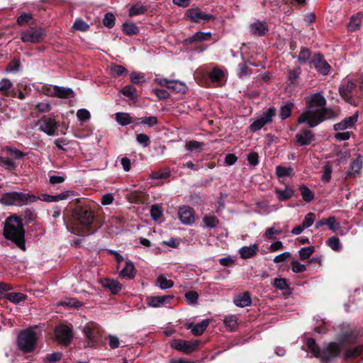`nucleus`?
<instances>
[{
  "label": "nucleus",
  "instance_id": "ea45409f",
  "mask_svg": "<svg viewBox=\"0 0 363 363\" xmlns=\"http://www.w3.org/2000/svg\"><path fill=\"white\" fill-rule=\"evenodd\" d=\"M82 332L83 333L86 339L89 340H94L95 339V327L93 325H86L82 328Z\"/></svg>",
  "mask_w": 363,
  "mask_h": 363
},
{
  "label": "nucleus",
  "instance_id": "b1692460",
  "mask_svg": "<svg viewBox=\"0 0 363 363\" xmlns=\"http://www.w3.org/2000/svg\"><path fill=\"white\" fill-rule=\"evenodd\" d=\"M212 34L210 32L198 31L194 35L184 40L186 44H191L194 42H201L208 40L211 38Z\"/></svg>",
  "mask_w": 363,
  "mask_h": 363
},
{
  "label": "nucleus",
  "instance_id": "37998d69",
  "mask_svg": "<svg viewBox=\"0 0 363 363\" xmlns=\"http://www.w3.org/2000/svg\"><path fill=\"white\" fill-rule=\"evenodd\" d=\"M301 196L306 202H311L314 199V195L306 186L302 185L299 188Z\"/></svg>",
  "mask_w": 363,
  "mask_h": 363
},
{
  "label": "nucleus",
  "instance_id": "e433bc0d",
  "mask_svg": "<svg viewBox=\"0 0 363 363\" xmlns=\"http://www.w3.org/2000/svg\"><path fill=\"white\" fill-rule=\"evenodd\" d=\"M209 77L213 82L220 83L224 79V72L219 68L215 67L209 74Z\"/></svg>",
  "mask_w": 363,
  "mask_h": 363
},
{
  "label": "nucleus",
  "instance_id": "79ce46f5",
  "mask_svg": "<svg viewBox=\"0 0 363 363\" xmlns=\"http://www.w3.org/2000/svg\"><path fill=\"white\" fill-rule=\"evenodd\" d=\"M22 216L26 223H30L37 218V213L33 208H26L23 211Z\"/></svg>",
  "mask_w": 363,
  "mask_h": 363
},
{
  "label": "nucleus",
  "instance_id": "a19ab883",
  "mask_svg": "<svg viewBox=\"0 0 363 363\" xmlns=\"http://www.w3.org/2000/svg\"><path fill=\"white\" fill-rule=\"evenodd\" d=\"M362 23V18L359 15L352 16L347 25L349 31H354L357 30Z\"/></svg>",
  "mask_w": 363,
  "mask_h": 363
},
{
  "label": "nucleus",
  "instance_id": "6e6552de",
  "mask_svg": "<svg viewBox=\"0 0 363 363\" xmlns=\"http://www.w3.org/2000/svg\"><path fill=\"white\" fill-rule=\"evenodd\" d=\"M55 340L62 346L67 347L73 340L74 334L72 328L67 325H60L55 327Z\"/></svg>",
  "mask_w": 363,
  "mask_h": 363
},
{
  "label": "nucleus",
  "instance_id": "5fc2aeb1",
  "mask_svg": "<svg viewBox=\"0 0 363 363\" xmlns=\"http://www.w3.org/2000/svg\"><path fill=\"white\" fill-rule=\"evenodd\" d=\"M13 86V84L9 79L4 78L0 81V92L7 94Z\"/></svg>",
  "mask_w": 363,
  "mask_h": 363
},
{
  "label": "nucleus",
  "instance_id": "338daca9",
  "mask_svg": "<svg viewBox=\"0 0 363 363\" xmlns=\"http://www.w3.org/2000/svg\"><path fill=\"white\" fill-rule=\"evenodd\" d=\"M291 269L295 273H301L305 272L306 270V267L298 261L294 260L291 262Z\"/></svg>",
  "mask_w": 363,
  "mask_h": 363
},
{
  "label": "nucleus",
  "instance_id": "39448f33",
  "mask_svg": "<svg viewBox=\"0 0 363 363\" xmlns=\"http://www.w3.org/2000/svg\"><path fill=\"white\" fill-rule=\"evenodd\" d=\"M357 87V79L354 75H347L343 78L338 88L341 98L350 105L356 106L354 91Z\"/></svg>",
  "mask_w": 363,
  "mask_h": 363
},
{
  "label": "nucleus",
  "instance_id": "9b49d317",
  "mask_svg": "<svg viewBox=\"0 0 363 363\" xmlns=\"http://www.w3.org/2000/svg\"><path fill=\"white\" fill-rule=\"evenodd\" d=\"M186 16L194 23H204L215 20V16L202 11L199 8H191L186 12Z\"/></svg>",
  "mask_w": 363,
  "mask_h": 363
},
{
  "label": "nucleus",
  "instance_id": "a18cd8bd",
  "mask_svg": "<svg viewBox=\"0 0 363 363\" xmlns=\"http://www.w3.org/2000/svg\"><path fill=\"white\" fill-rule=\"evenodd\" d=\"M328 245L334 251H340L342 249V244L337 237L332 236L327 240Z\"/></svg>",
  "mask_w": 363,
  "mask_h": 363
},
{
  "label": "nucleus",
  "instance_id": "c03bdc74",
  "mask_svg": "<svg viewBox=\"0 0 363 363\" xmlns=\"http://www.w3.org/2000/svg\"><path fill=\"white\" fill-rule=\"evenodd\" d=\"M136 89L133 85H126L121 90V92L130 99L136 98Z\"/></svg>",
  "mask_w": 363,
  "mask_h": 363
},
{
  "label": "nucleus",
  "instance_id": "09e8293b",
  "mask_svg": "<svg viewBox=\"0 0 363 363\" xmlns=\"http://www.w3.org/2000/svg\"><path fill=\"white\" fill-rule=\"evenodd\" d=\"M127 73L125 67L118 65H114L111 67V74L113 77H118Z\"/></svg>",
  "mask_w": 363,
  "mask_h": 363
},
{
  "label": "nucleus",
  "instance_id": "3c124183",
  "mask_svg": "<svg viewBox=\"0 0 363 363\" xmlns=\"http://www.w3.org/2000/svg\"><path fill=\"white\" fill-rule=\"evenodd\" d=\"M315 248L313 246L306 247H302L299 250L298 254L301 259L304 260L310 257V256L314 252Z\"/></svg>",
  "mask_w": 363,
  "mask_h": 363
},
{
  "label": "nucleus",
  "instance_id": "1a4fd4ad",
  "mask_svg": "<svg viewBox=\"0 0 363 363\" xmlns=\"http://www.w3.org/2000/svg\"><path fill=\"white\" fill-rule=\"evenodd\" d=\"M46 35L45 30L41 27H30L22 31L21 39L23 43H38Z\"/></svg>",
  "mask_w": 363,
  "mask_h": 363
},
{
  "label": "nucleus",
  "instance_id": "423d86ee",
  "mask_svg": "<svg viewBox=\"0 0 363 363\" xmlns=\"http://www.w3.org/2000/svg\"><path fill=\"white\" fill-rule=\"evenodd\" d=\"M18 346L24 352H30L34 350L36 342V333L30 329H26L19 333L18 335Z\"/></svg>",
  "mask_w": 363,
  "mask_h": 363
},
{
  "label": "nucleus",
  "instance_id": "f704fd0d",
  "mask_svg": "<svg viewBox=\"0 0 363 363\" xmlns=\"http://www.w3.org/2000/svg\"><path fill=\"white\" fill-rule=\"evenodd\" d=\"M4 151L9 155L13 157L15 160H20L27 155L26 152L19 150L15 147H6Z\"/></svg>",
  "mask_w": 363,
  "mask_h": 363
},
{
  "label": "nucleus",
  "instance_id": "5701e85b",
  "mask_svg": "<svg viewBox=\"0 0 363 363\" xmlns=\"http://www.w3.org/2000/svg\"><path fill=\"white\" fill-rule=\"evenodd\" d=\"M258 249L257 244H252L240 247L238 252L242 259H247L253 257L257 254Z\"/></svg>",
  "mask_w": 363,
  "mask_h": 363
},
{
  "label": "nucleus",
  "instance_id": "f8f14e48",
  "mask_svg": "<svg viewBox=\"0 0 363 363\" xmlns=\"http://www.w3.org/2000/svg\"><path fill=\"white\" fill-rule=\"evenodd\" d=\"M76 216L79 223L84 227L91 225L94 220L93 211L88 207L79 208L77 211Z\"/></svg>",
  "mask_w": 363,
  "mask_h": 363
},
{
  "label": "nucleus",
  "instance_id": "69168bd1",
  "mask_svg": "<svg viewBox=\"0 0 363 363\" xmlns=\"http://www.w3.org/2000/svg\"><path fill=\"white\" fill-rule=\"evenodd\" d=\"M77 116L80 121H85L90 118V112L86 108H80L77 112Z\"/></svg>",
  "mask_w": 363,
  "mask_h": 363
},
{
  "label": "nucleus",
  "instance_id": "603ef678",
  "mask_svg": "<svg viewBox=\"0 0 363 363\" xmlns=\"http://www.w3.org/2000/svg\"><path fill=\"white\" fill-rule=\"evenodd\" d=\"M130 82L135 84H140L145 82L144 74L138 72H131L130 74Z\"/></svg>",
  "mask_w": 363,
  "mask_h": 363
},
{
  "label": "nucleus",
  "instance_id": "72a5a7b5",
  "mask_svg": "<svg viewBox=\"0 0 363 363\" xmlns=\"http://www.w3.org/2000/svg\"><path fill=\"white\" fill-rule=\"evenodd\" d=\"M294 107V104L291 102H286L280 108L279 118L284 121L289 118L291 114V110Z\"/></svg>",
  "mask_w": 363,
  "mask_h": 363
},
{
  "label": "nucleus",
  "instance_id": "473e14b6",
  "mask_svg": "<svg viewBox=\"0 0 363 363\" xmlns=\"http://www.w3.org/2000/svg\"><path fill=\"white\" fill-rule=\"evenodd\" d=\"M169 89L177 93L184 94L187 91V86L184 82L179 80H171Z\"/></svg>",
  "mask_w": 363,
  "mask_h": 363
},
{
  "label": "nucleus",
  "instance_id": "cd10ccee",
  "mask_svg": "<svg viewBox=\"0 0 363 363\" xmlns=\"http://www.w3.org/2000/svg\"><path fill=\"white\" fill-rule=\"evenodd\" d=\"M155 286L160 289L166 290L174 286V282L171 279H168L164 275L160 274L155 281Z\"/></svg>",
  "mask_w": 363,
  "mask_h": 363
},
{
  "label": "nucleus",
  "instance_id": "864d4df0",
  "mask_svg": "<svg viewBox=\"0 0 363 363\" xmlns=\"http://www.w3.org/2000/svg\"><path fill=\"white\" fill-rule=\"evenodd\" d=\"M140 123L147 127H153L158 123L157 118L155 116H145L140 118Z\"/></svg>",
  "mask_w": 363,
  "mask_h": 363
},
{
  "label": "nucleus",
  "instance_id": "20e7f679",
  "mask_svg": "<svg viewBox=\"0 0 363 363\" xmlns=\"http://www.w3.org/2000/svg\"><path fill=\"white\" fill-rule=\"evenodd\" d=\"M35 201H37V196L18 191L5 193L0 198V202L6 206H22Z\"/></svg>",
  "mask_w": 363,
  "mask_h": 363
},
{
  "label": "nucleus",
  "instance_id": "680f3d73",
  "mask_svg": "<svg viewBox=\"0 0 363 363\" xmlns=\"http://www.w3.org/2000/svg\"><path fill=\"white\" fill-rule=\"evenodd\" d=\"M203 145V144L201 142L196 140H190L186 143L185 147L188 151L192 152L200 149Z\"/></svg>",
  "mask_w": 363,
  "mask_h": 363
},
{
  "label": "nucleus",
  "instance_id": "a211bd4d",
  "mask_svg": "<svg viewBox=\"0 0 363 363\" xmlns=\"http://www.w3.org/2000/svg\"><path fill=\"white\" fill-rule=\"evenodd\" d=\"M313 140L314 135L310 130H301L296 135V143L300 146L308 145Z\"/></svg>",
  "mask_w": 363,
  "mask_h": 363
},
{
  "label": "nucleus",
  "instance_id": "0e129e2a",
  "mask_svg": "<svg viewBox=\"0 0 363 363\" xmlns=\"http://www.w3.org/2000/svg\"><path fill=\"white\" fill-rule=\"evenodd\" d=\"M136 141L144 147H147L150 143L149 137L144 133L138 134L136 136Z\"/></svg>",
  "mask_w": 363,
  "mask_h": 363
},
{
  "label": "nucleus",
  "instance_id": "4d7b16f0",
  "mask_svg": "<svg viewBox=\"0 0 363 363\" xmlns=\"http://www.w3.org/2000/svg\"><path fill=\"white\" fill-rule=\"evenodd\" d=\"M104 24L106 27L111 28L115 25V16L112 13H107L105 14L103 19Z\"/></svg>",
  "mask_w": 363,
  "mask_h": 363
},
{
  "label": "nucleus",
  "instance_id": "c9c22d12",
  "mask_svg": "<svg viewBox=\"0 0 363 363\" xmlns=\"http://www.w3.org/2000/svg\"><path fill=\"white\" fill-rule=\"evenodd\" d=\"M0 166L9 171H13L17 167V164L10 158L0 157Z\"/></svg>",
  "mask_w": 363,
  "mask_h": 363
},
{
  "label": "nucleus",
  "instance_id": "6e6d98bb",
  "mask_svg": "<svg viewBox=\"0 0 363 363\" xmlns=\"http://www.w3.org/2000/svg\"><path fill=\"white\" fill-rule=\"evenodd\" d=\"M326 225H328V228L333 232H336L340 228V223L336 221L334 216H330L327 218Z\"/></svg>",
  "mask_w": 363,
  "mask_h": 363
},
{
  "label": "nucleus",
  "instance_id": "c85d7f7f",
  "mask_svg": "<svg viewBox=\"0 0 363 363\" xmlns=\"http://www.w3.org/2000/svg\"><path fill=\"white\" fill-rule=\"evenodd\" d=\"M275 193L279 201H286L292 197L294 195V190L286 186L284 189H276Z\"/></svg>",
  "mask_w": 363,
  "mask_h": 363
},
{
  "label": "nucleus",
  "instance_id": "a878e982",
  "mask_svg": "<svg viewBox=\"0 0 363 363\" xmlns=\"http://www.w3.org/2000/svg\"><path fill=\"white\" fill-rule=\"evenodd\" d=\"M135 275V272L133 263L130 260L126 261L124 267L120 272V276L128 279H132Z\"/></svg>",
  "mask_w": 363,
  "mask_h": 363
},
{
  "label": "nucleus",
  "instance_id": "bf43d9fd",
  "mask_svg": "<svg viewBox=\"0 0 363 363\" xmlns=\"http://www.w3.org/2000/svg\"><path fill=\"white\" fill-rule=\"evenodd\" d=\"M186 301L189 304H194L199 299V294L194 291H189L185 294Z\"/></svg>",
  "mask_w": 363,
  "mask_h": 363
},
{
  "label": "nucleus",
  "instance_id": "dca6fc26",
  "mask_svg": "<svg viewBox=\"0 0 363 363\" xmlns=\"http://www.w3.org/2000/svg\"><path fill=\"white\" fill-rule=\"evenodd\" d=\"M358 117L359 113L356 111L352 116L345 118L340 123H335L333 125V129L335 131H343L352 128L357 122Z\"/></svg>",
  "mask_w": 363,
  "mask_h": 363
},
{
  "label": "nucleus",
  "instance_id": "6ab92c4d",
  "mask_svg": "<svg viewBox=\"0 0 363 363\" xmlns=\"http://www.w3.org/2000/svg\"><path fill=\"white\" fill-rule=\"evenodd\" d=\"M209 323L210 321L208 319H205L195 325L193 323H188L186 328L189 330H191V333L194 335L199 336L204 333V331L208 326Z\"/></svg>",
  "mask_w": 363,
  "mask_h": 363
},
{
  "label": "nucleus",
  "instance_id": "2f4dec72",
  "mask_svg": "<svg viewBox=\"0 0 363 363\" xmlns=\"http://www.w3.org/2000/svg\"><path fill=\"white\" fill-rule=\"evenodd\" d=\"M5 298L10 302L17 304L23 301L26 299V296L22 293L11 292L5 294Z\"/></svg>",
  "mask_w": 363,
  "mask_h": 363
},
{
  "label": "nucleus",
  "instance_id": "412c9836",
  "mask_svg": "<svg viewBox=\"0 0 363 363\" xmlns=\"http://www.w3.org/2000/svg\"><path fill=\"white\" fill-rule=\"evenodd\" d=\"M100 284L105 289L109 290L113 294H118L122 289V284L115 279H101Z\"/></svg>",
  "mask_w": 363,
  "mask_h": 363
},
{
  "label": "nucleus",
  "instance_id": "774afa93",
  "mask_svg": "<svg viewBox=\"0 0 363 363\" xmlns=\"http://www.w3.org/2000/svg\"><path fill=\"white\" fill-rule=\"evenodd\" d=\"M33 18V16L30 13H23L21 14L17 18V23L20 26H23L28 23L30 20Z\"/></svg>",
  "mask_w": 363,
  "mask_h": 363
},
{
  "label": "nucleus",
  "instance_id": "7ed1b4c3",
  "mask_svg": "<svg viewBox=\"0 0 363 363\" xmlns=\"http://www.w3.org/2000/svg\"><path fill=\"white\" fill-rule=\"evenodd\" d=\"M4 237L11 241L16 247L26 250L25 230L22 220L16 215L8 217L4 223Z\"/></svg>",
  "mask_w": 363,
  "mask_h": 363
},
{
  "label": "nucleus",
  "instance_id": "c756f323",
  "mask_svg": "<svg viewBox=\"0 0 363 363\" xmlns=\"http://www.w3.org/2000/svg\"><path fill=\"white\" fill-rule=\"evenodd\" d=\"M203 225H202V227L203 228H215L218 226L219 223V220H218V218L216 216L211 214L206 215L203 218Z\"/></svg>",
  "mask_w": 363,
  "mask_h": 363
},
{
  "label": "nucleus",
  "instance_id": "58836bf2",
  "mask_svg": "<svg viewBox=\"0 0 363 363\" xmlns=\"http://www.w3.org/2000/svg\"><path fill=\"white\" fill-rule=\"evenodd\" d=\"M150 216L153 220L159 221L162 215V208L160 204H153L150 207Z\"/></svg>",
  "mask_w": 363,
  "mask_h": 363
},
{
  "label": "nucleus",
  "instance_id": "7c9ffc66",
  "mask_svg": "<svg viewBox=\"0 0 363 363\" xmlns=\"http://www.w3.org/2000/svg\"><path fill=\"white\" fill-rule=\"evenodd\" d=\"M116 121L122 126L128 125L132 122L130 114L123 112H118L116 113Z\"/></svg>",
  "mask_w": 363,
  "mask_h": 363
},
{
  "label": "nucleus",
  "instance_id": "ddd939ff",
  "mask_svg": "<svg viewBox=\"0 0 363 363\" xmlns=\"http://www.w3.org/2000/svg\"><path fill=\"white\" fill-rule=\"evenodd\" d=\"M38 125V129L49 136L55 135L58 127L56 121L53 118L48 117H44L40 119Z\"/></svg>",
  "mask_w": 363,
  "mask_h": 363
},
{
  "label": "nucleus",
  "instance_id": "f257e3e1",
  "mask_svg": "<svg viewBox=\"0 0 363 363\" xmlns=\"http://www.w3.org/2000/svg\"><path fill=\"white\" fill-rule=\"evenodd\" d=\"M356 335L353 331H347L341 335L340 342H330L323 348H320L313 338L306 340L308 352L315 357L330 359L341 355L344 359L348 360L357 357L363 351V346L358 345L354 348L348 347L347 343L354 342Z\"/></svg>",
  "mask_w": 363,
  "mask_h": 363
},
{
  "label": "nucleus",
  "instance_id": "f3484780",
  "mask_svg": "<svg viewBox=\"0 0 363 363\" xmlns=\"http://www.w3.org/2000/svg\"><path fill=\"white\" fill-rule=\"evenodd\" d=\"M312 63L318 73L324 76L329 74L330 66L320 55L314 57Z\"/></svg>",
  "mask_w": 363,
  "mask_h": 363
},
{
  "label": "nucleus",
  "instance_id": "aec40b11",
  "mask_svg": "<svg viewBox=\"0 0 363 363\" xmlns=\"http://www.w3.org/2000/svg\"><path fill=\"white\" fill-rule=\"evenodd\" d=\"M250 32L255 35L263 36L269 31V27L266 22L256 21L250 26Z\"/></svg>",
  "mask_w": 363,
  "mask_h": 363
},
{
  "label": "nucleus",
  "instance_id": "2eb2a0df",
  "mask_svg": "<svg viewBox=\"0 0 363 363\" xmlns=\"http://www.w3.org/2000/svg\"><path fill=\"white\" fill-rule=\"evenodd\" d=\"M174 296H149L146 298V304L150 308H159L169 303Z\"/></svg>",
  "mask_w": 363,
  "mask_h": 363
},
{
  "label": "nucleus",
  "instance_id": "4c0bfd02",
  "mask_svg": "<svg viewBox=\"0 0 363 363\" xmlns=\"http://www.w3.org/2000/svg\"><path fill=\"white\" fill-rule=\"evenodd\" d=\"M223 323L230 331H233L238 325L237 317L235 315H227L223 320Z\"/></svg>",
  "mask_w": 363,
  "mask_h": 363
},
{
  "label": "nucleus",
  "instance_id": "9d476101",
  "mask_svg": "<svg viewBox=\"0 0 363 363\" xmlns=\"http://www.w3.org/2000/svg\"><path fill=\"white\" fill-rule=\"evenodd\" d=\"M200 343L201 341L198 340L186 341L181 339H174L172 340L170 346L177 351L189 354L195 351Z\"/></svg>",
  "mask_w": 363,
  "mask_h": 363
},
{
  "label": "nucleus",
  "instance_id": "de8ad7c7",
  "mask_svg": "<svg viewBox=\"0 0 363 363\" xmlns=\"http://www.w3.org/2000/svg\"><path fill=\"white\" fill-rule=\"evenodd\" d=\"M146 7L140 4H136L132 6L129 9V16H133L144 13L146 11Z\"/></svg>",
  "mask_w": 363,
  "mask_h": 363
},
{
  "label": "nucleus",
  "instance_id": "49530a36",
  "mask_svg": "<svg viewBox=\"0 0 363 363\" xmlns=\"http://www.w3.org/2000/svg\"><path fill=\"white\" fill-rule=\"evenodd\" d=\"M123 30L127 35H135L139 32L138 27L134 23H123Z\"/></svg>",
  "mask_w": 363,
  "mask_h": 363
},
{
  "label": "nucleus",
  "instance_id": "8fccbe9b",
  "mask_svg": "<svg viewBox=\"0 0 363 363\" xmlns=\"http://www.w3.org/2000/svg\"><path fill=\"white\" fill-rule=\"evenodd\" d=\"M293 172V169L290 167L277 166L276 167V174L279 177H289Z\"/></svg>",
  "mask_w": 363,
  "mask_h": 363
},
{
  "label": "nucleus",
  "instance_id": "13d9d810",
  "mask_svg": "<svg viewBox=\"0 0 363 363\" xmlns=\"http://www.w3.org/2000/svg\"><path fill=\"white\" fill-rule=\"evenodd\" d=\"M315 214L313 213H308L305 216V218L302 222V225L306 229L312 226L315 220Z\"/></svg>",
  "mask_w": 363,
  "mask_h": 363
},
{
  "label": "nucleus",
  "instance_id": "e2e57ef3",
  "mask_svg": "<svg viewBox=\"0 0 363 363\" xmlns=\"http://www.w3.org/2000/svg\"><path fill=\"white\" fill-rule=\"evenodd\" d=\"M72 28L77 30L86 31L89 28V25L82 19H77L74 21Z\"/></svg>",
  "mask_w": 363,
  "mask_h": 363
},
{
  "label": "nucleus",
  "instance_id": "f03ea898",
  "mask_svg": "<svg viewBox=\"0 0 363 363\" xmlns=\"http://www.w3.org/2000/svg\"><path fill=\"white\" fill-rule=\"evenodd\" d=\"M307 110L303 112L298 119L300 124L306 123L310 128H314L323 121L333 116L334 112L325 107L326 99L321 92L314 93L305 98Z\"/></svg>",
  "mask_w": 363,
  "mask_h": 363
},
{
  "label": "nucleus",
  "instance_id": "4be33fe9",
  "mask_svg": "<svg viewBox=\"0 0 363 363\" xmlns=\"http://www.w3.org/2000/svg\"><path fill=\"white\" fill-rule=\"evenodd\" d=\"M363 159L361 155H358L350 164L347 175L348 177H356L362 167Z\"/></svg>",
  "mask_w": 363,
  "mask_h": 363
},
{
  "label": "nucleus",
  "instance_id": "0eeeda50",
  "mask_svg": "<svg viewBox=\"0 0 363 363\" xmlns=\"http://www.w3.org/2000/svg\"><path fill=\"white\" fill-rule=\"evenodd\" d=\"M276 116V108L269 107L267 110L257 116L256 119L248 127L249 132L255 133L260 130L264 125L272 122Z\"/></svg>",
  "mask_w": 363,
  "mask_h": 363
},
{
  "label": "nucleus",
  "instance_id": "052dcab7",
  "mask_svg": "<svg viewBox=\"0 0 363 363\" xmlns=\"http://www.w3.org/2000/svg\"><path fill=\"white\" fill-rule=\"evenodd\" d=\"M311 52L307 48H302L298 56V60L301 63L304 64L309 60Z\"/></svg>",
  "mask_w": 363,
  "mask_h": 363
},
{
  "label": "nucleus",
  "instance_id": "393cba45",
  "mask_svg": "<svg viewBox=\"0 0 363 363\" xmlns=\"http://www.w3.org/2000/svg\"><path fill=\"white\" fill-rule=\"evenodd\" d=\"M233 302L235 306L240 308H244L250 306L252 303V300L250 294L246 291L242 294L235 296Z\"/></svg>",
  "mask_w": 363,
  "mask_h": 363
},
{
  "label": "nucleus",
  "instance_id": "bb28decb",
  "mask_svg": "<svg viewBox=\"0 0 363 363\" xmlns=\"http://www.w3.org/2000/svg\"><path fill=\"white\" fill-rule=\"evenodd\" d=\"M52 89L53 91L51 94H55V96L60 98H70L74 95L73 90L70 88L54 86Z\"/></svg>",
  "mask_w": 363,
  "mask_h": 363
},
{
  "label": "nucleus",
  "instance_id": "4468645a",
  "mask_svg": "<svg viewBox=\"0 0 363 363\" xmlns=\"http://www.w3.org/2000/svg\"><path fill=\"white\" fill-rule=\"evenodd\" d=\"M178 216L179 220L184 225H191L195 222V213L192 208L182 206L179 208Z\"/></svg>",
  "mask_w": 363,
  "mask_h": 363
}]
</instances>
